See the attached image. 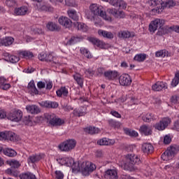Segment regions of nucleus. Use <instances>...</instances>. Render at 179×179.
I'll return each instance as SVG.
<instances>
[{
  "label": "nucleus",
  "mask_w": 179,
  "mask_h": 179,
  "mask_svg": "<svg viewBox=\"0 0 179 179\" xmlns=\"http://www.w3.org/2000/svg\"><path fill=\"white\" fill-rule=\"evenodd\" d=\"M139 162H141V159H139L138 155L135 154H128L120 162V164L124 170L134 171V170L136 169L135 166H136Z\"/></svg>",
  "instance_id": "nucleus-1"
},
{
  "label": "nucleus",
  "mask_w": 179,
  "mask_h": 179,
  "mask_svg": "<svg viewBox=\"0 0 179 179\" xmlns=\"http://www.w3.org/2000/svg\"><path fill=\"white\" fill-rule=\"evenodd\" d=\"M90 9L92 13L96 16H101L102 19L106 20V22H112L113 18L106 13V11L103 10V7L97 6V4H92L90 6Z\"/></svg>",
  "instance_id": "nucleus-2"
},
{
  "label": "nucleus",
  "mask_w": 179,
  "mask_h": 179,
  "mask_svg": "<svg viewBox=\"0 0 179 179\" xmlns=\"http://www.w3.org/2000/svg\"><path fill=\"white\" fill-rule=\"evenodd\" d=\"M76 169L83 171L84 174H89L96 170V165L90 162H84L78 163Z\"/></svg>",
  "instance_id": "nucleus-3"
},
{
  "label": "nucleus",
  "mask_w": 179,
  "mask_h": 179,
  "mask_svg": "<svg viewBox=\"0 0 179 179\" xmlns=\"http://www.w3.org/2000/svg\"><path fill=\"white\" fill-rule=\"evenodd\" d=\"M75 148H76V141L73 139L66 140L58 145V148L61 152H71Z\"/></svg>",
  "instance_id": "nucleus-4"
},
{
  "label": "nucleus",
  "mask_w": 179,
  "mask_h": 179,
  "mask_svg": "<svg viewBox=\"0 0 179 179\" xmlns=\"http://www.w3.org/2000/svg\"><path fill=\"white\" fill-rule=\"evenodd\" d=\"M47 122L52 127H61L65 124V121L59 117L55 116L54 113L46 115Z\"/></svg>",
  "instance_id": "nucleus-5"
},
{
  "label": "nucleus",
  "mask_w": 179,
  "mask_h": 179,
  "mask_svg": "<svg viewBox=\"0 0 179 179\" xmlns=\"http://www.w3.org/2000/svg\"><path fill=\"white\" fill-rule=\"evenodd\" d=\"M164 24V20L157 18L153 21H151V22L149 24L148 30L150 33H155L159 27H162Z\"/></svg>",
  "instance_id": "nucleus-6"
},
{
  "label": "nucleus",
  "mask_w": 179,
  "mask_h": 179,
  "mask_svg": "<svg viewBox=\"0 0 179 179\" xmlns=\"http://www.w3.org/2000/svg\"><path fill=\"white\" fill-rule=\"evenodd\" d=\"M169 124H171V119L169 117H164L159 122L155 124V128L158 131H164V129L167 128Z\"/></svg>",
  "instance_id": "nucleus-7"
},
{
  "label": "nucleus",
  "mask_w": 179,
  "mask_h": 179,
  "mask_svg": "<svg viewBox=\"0 0 179 179\" xmlns=\"http://www.w3.org/2000/svg\"><path fill=\"white\" fill-rule=\"evenodd\" d=\"M22 117L23 113H22V110H14L10 113L7 116L8 120L14 121L15 122H19Z\"/></svg>",
  "instance_id": "nucleus-8"
},
{
  "label": "nucleus",
  "mask_w": 179,
  "mask_h": 179,
  "mask_svg": "<svg viewBox=\"0 0 179 179\" xmlns=\"http://www.w3.org/2000/svg\"><path fill=\"white\" fill-rule=\"evenodd\" d=\"M119 83L121 86H131L132 79L128 73H123L119 77Z\"/></svg>",
  "instance_id": "nucleus-9"
},
{
  "label": "nucleus",
  "mask_w": 179,
  "mask_h": 179,
  "mask_svg": "<svg viewBox=\"0 0 179 179\" xmlns=\"http://www.w3.org/2000/svg\"><path fill=\"white\" fill-rule=\"evenodd\" d=\"M59 24L65 29H71L72 27V20L66 16H60L58 19Z\"/></svg>",
  "instance_id": "nucleus-10"
},
{
  "label": "nucleus",
  "mask_w": 179,
  "mask_h": 179,
  "mask_svg": "<svg viewBox=\"0 0 179 179\" xmlns=\"http://www.w3.org/2000/svg\"><path fill=\"white\" fill-rule=\"evenodd\" d=\"M4 141H10L11 142H15L17 141V136L12 131H4L3 132L2 138Z\"/></svg>",
  "instance_id": "nucleus-11"
},
{
  "label": "nucleus",
  "mask_w": 179,
  "mask_h": 179,
  "mask_svg": "<svg viewBox=\"0 0 179 179\" xmlns=\"http://www.w3.org/2000/svg\"><path fill=\"white\" fill-rule=\"evenodd\" d=\"M104 76L108 80H115L120 78V73L117 71H108L104 73Z\"/></svg>",
  "instance_id": "nucleus-12"
},
{
  "label": "nucleus",
  "mask_w": 179,
  "mask_h": 179,
  "mask_svg": "<svg viewBox=\"0 0 179 179\" xmlns=\"http://www.w3.org/2000/svg\"><path fill=\"white\" fill-rule=\"evenodd\" d=\"M27 89L29 90V93H30L31 96H37V94H41V92H39L38 90H37V87H36L34 80H31L29 83Z\"/></svg>",
  "instance_id": "nucleus-13"
},
{
  "label": "nucleus",
  "mask_w": 179,
  "mask_h": 179,
  "mask_svg": "<svg viewBox=\"0 0 179 179\" xmlns=\"http://www.w3.org/2000/svg\"><path fill=\"white\" fill-rule=\"evenodd\" d=\"M104 177L106 179H117L118 172L117 169H108L104 174Z\"/></svg>",
  "instance_id": "nucleus-14"
},
{
  "label": "nucleus",
  "mask_w": 179,
  "mask_h": 179,
  "mask_svg": "<svg viewBox=\"0 0 179 179\" xmlns=\"http://www.w3.org/2000/svg\"><path fill=\"white\" fill-rule=\"evenodd\" d=\"M115 143V140L107 138H103L97 141V144L100 146H111Z\"/></svg>",
  "instance_id": "nucleus-15"
},
{
  "label": "nucleus",
  "mask_w": 179,
  "mask_h": 179,
  "mask_svg": "<svg viewBox=\"0 0 179 179\" xmlns=\"http://www.w3.org/2000/svg\"><path fill=\"white\" fill-rule=\"evenodd\" d=\"M107 12L113 15L116 19H124V17H125V13H124V11H117L115 9L108 8Z\"/></svg>",
  "instance_id": "nucleus-16"
},
{
  "label": "nucleus",
  "mask_w": 179,
  "mask_h": 179,
  "mask_svg": "<svg viewBox=\"0 0 179 179\" xmlns=\"http://www.w3.org/2000/svg\"><path fill=\"white\" fill-rule=\"evenodd\" d=\"M154 92H160L162 89H167V83L163 81H158L152 86Z\"/></svg>",
  "instance_id": "nucleus-17"
},
{
  "label": "nucleus",
  "mask_w": 179,
  "mask_h": 179,
  "mask_svg": "<svg viewBox=\"0 0 179 179\" xmlns=\"http://www.w3.org/2000/svg\"><path fill=\"white\" fill-rule=\"evenodd\" d=\"M29 9L27 6H21L20 8H15L14 10V14L15 16H24L27 15Z\"/></svg>",
  "instance_id": "nucleus-18"
},
{
  "label": "nucleus",
  "mask_w": 179,
  "mask_h": 179,
  "mask_svg": "<svg viewBox=\"0 0 179 179\" xmlns=\"http://www.w3.org/2000/svg\"><path fill=\"white\" fill-rule=\"evenodd\" d=\"M139 131L141 134H143V135H145V136H149V135H151L152 132V127L146 124L142 125L140 127Z\"/></svg>",
  "instance_id": "nucleus-19"
},
{
  "label": "nucleus",
  "mask_w": 179,
  "mask_h": 179,
  "mask_svg": "<svg viewBox=\"0 0 179 179\" xmlns=\"http://www.w3.org/2000/svg\"><path fill=\"white\" fill-rule=\"evenodd\" d=\"M134 36L135 34L134 32H130L129 31H120L117 34L119 38H132Z\"/></svg>",
  "instance_id": "nucleus-20"
},
{
  "label": "nucleus",
  "mask_w": 179,
  "mask_h": 179,
  "mask_svg": "<svg viewBox=\"0 0 179 179\" xmlns=\"http://www.w3.org/2000/svg\"><path fill=\"white\" fill-rule=\"evenodd\" d=\"M141 150L143 152V153H146V155H150L153 150H155V148L150 143H143L142 145Z\"/></svg>",
  "instance_id": "nucleus-21"
},
{
  "label": "nucleus",
  "mask_w": 179,
  "mask_h": 179,
  "mask_svg": "<svg viewBox=\"0 0 179 179\" xmlns=\"http://www.w3.org/2000/svg\"><path fill=\"white\" fill-rule=\"evenodd\" d=\"M141 117L144 122H150L152 120H157V116L152 115V113L142 114Z\"/></svg>",
  "instance_id": "nucleus-22"
},
{
  "label": "nucleus",
  "mask_w": 179,
  "mask_h": 179,
  "mask_svg": "<svg viewBox=\"0 0 179 179\" xmlns=\"http://www.w3.org/2000/svg\"><path fill=\"white\" fill-rule=\"evenodd\" d=\"M73 78L74 80H76V82L78 86L83 87V82L85 80V78H83V75H81L80 73H76L73 76Z\"/></svg>",
  "instance_id": "nucleus-23"
},
{
  "label": "nucleus",
  "mask_w": 179,
  "mask_h": 179,
  "mask_svg": "<svg viewBox=\"0 0 179 179\" xmlns=\"http://www.w3.org/2000/svg\"><path fill=\"white\" fill-rule=\"evenodd\" d=\"M41 155L38 154H34L32 155H30L27 159V162L29 164L37 163L38 162H40L41 160Z\"/></svg>",
  "instance_id": "nucleus-24"
},
{
  "label": "nucleus",
  "mask_w": 179,
  "mask_h": 179,
  "mask_svg": "<svg viewBox=\"0 0 179 179\" xmlns=\"http://www.w3.org/2000/svg\"><path fill=\"white\" fill-rule=\"evenodd\" d=\"M26 110L30 114H38L40 108L36 105H28L26 106Z\"/></svg>",
  "instance_id": "nucleus-25"
},
{
  "label": "nucleus",
  "mask_w": 179,
  "mask_h": 179,
  "mask_svg": "<svg viewBox=\"0 0 179 179\" xmlns=\"http://www.w3.org/2000/svg\"><path fill=\"white\" fill-rule=\"evenodd\" d=\"M90 41L94 45H96L97 47H99V48L104 49L106 48V43L95 38H90Z\"/></svg>",
  "instance_id": "nucleus-26"
},
{
  "label": "nucleus",
  "mask_w": 179,
  "mask_h": 179,
  "mask_svg": "<svg viewBox=\"0 0 179 179\" xmlns=\"http://www.w3.org/2000/svg\"><path fill=\"white\" fill-rule=\"evenodd\" d=\"M13 41H15V39L13 37L8 36L1 39V44H2V45H5V47H8L9 45H12Z\"/></svg>",
  "instance_id": "nucleus-27"
},
{
  "label": "nucleus",
  "mask_w": 179,
  "mask_h": 179,
  "mask_svg": "<svg viewBox=\"0 0 179 179\" xmlns=\"http://www.w3.org/2000/svg\"><path fill=\"white\" fill-rule=\"evenodd\" d=\"M48 30L50 31H59L61 27L54 22H48L46 25Z\"/></svg>",
  "instance_id": "nucleus-28"
},
{
  "label": "nucleus",
  "mask_w": 179,
  "mask_h": 179,
  "mask_svg": "<svg viewBox=\"0 0 179 179\" xmlns=\"http://www.w3.org/2000/svg\"><path fill=\"white\" fill-rule=\"evenodd\" d=\"M56 93L58 97H67L69 92L66 87H62L56 92Z\"/></svg>",
  "instance_id": "nucleus-29"
},
{
  "label": "nucleus",
  "mask_w": 179,
  "mask_h": 179,
  "mask_svg": "<svg viewBox=\"0 0 179 179\" xmlns=\"http://www.w3.org/2000/svg\"><path fill=\"white\" fill-rule=\"evenodd\" d=\"M73 113L76 117H83V115H86V108L81 107L78 110H74Z\"/></svg>",
  "instance_id": "nucleus-30"
},
{
  "label": "nucleus",
  "mask_w": 179,
  "mask_h": 179,
  "mask_svg": "<svg viewBox=\"0 0 179 179\" xmlns=\"http://www.w3.org/2000/svg\"><path fill=\"white\" fill-rule=\"evenodd\" d=\"M113 6H118L120 9H127V3L124 0H114Z\"/></svg>",
  "instance_id": "nucleus-31"
},
{
  "label": "nucleus",
  "mask_w": 179,
  "mask_h": 179,
  "mask_svg": "<svg viewBox=\"0 0 179 179\" xmlns=\"http://www.w3.org/2000/svg\"><path fill=\"white\" fill-rule=\"evenodd\" d=\"M65 164L67 165L69 167H72L73 170H77L78 167H75V165L76 163H75V161L72 159V157H66L64 158Z\"/></svg>",
  "instance_id": "nucleus-32"
},
{
  "label": "nucleus",
  "mask_w": 179,
  "mask_h": 179,
  "mask_svg": "<svg viewBox=\"0 0 179 179\" xmlns=\"http://www.w3.org/2000/svg\"><path fill=\"white\" fill-rule=\"evenodd\" d=\"M80 52L82 55H84V57H85L88 59H92V58H93V55H92L90 51H89V50L86 48H80Z\"/></svg>",
  "instance_id": "nucleus-33"
},
{
  "label": "nucleus",
  "mask_w": 179,
  "mask_h": 179,
  "mask_svg": "<svg viewBox=\"0 0 179 179\" xmlns=\"http://www.w3.org/2000/svg\"><path fill=\"white\" fill-rule=\"evenodd\" d=\"M20 57H21V58H25V59H30V58H33L34 55L33 52L30 51L24 50L20 52Z\"/></svg>",
  "instance_id": "nucleus-34"
},
{
  "label": "nucleus",
  "mask_w": 179,
  "mask_h": 179,
  "mask_svg": "<svg viewBox=\"0 0 179 179\" xmlns=\"http://www.w3.org/2000/svg\"><path fill=\"white\" fill-rule=\"evenodd\" d=\"M148 5L150 8H159L162 5V0H149Z\"/></svg>",
  "instance_id": "nucleus-35"
},
{
  "label": "nucleus",
  "mask_w": 179,
  "mask_h": 179,
  "mask_svg": "<svg viewBox=\"0 0 179 179\" xmlns=\"http://www.w3.org/2000/svg\"><path fill=\"white\" fill-rule=\"evenodd\" d=\"M3 153L6 156H8V157H15L17 155V152L15 151V150L6 148L3 150Z\"/></svg>",
  "instance_id": "nucleus-36"
},
{
  "label": "nucleus",
  "mask_w": 179,
  "mask_h": 179,
  "mask_svg": "<svg viewBox=\"0 0 179 179\" xmlns=\"http://www.w3.org/2000/svg\"><path fill=\"white\" fill-rule=\"evenodd\" d=\"M174 156L169 152V150H166L162 155V159L164 162H169V160H172Z\"/></svg>",
  "instance_id": "nucleus-37"
},
{
  "label": "nucleus",
  "mask_w": 179,
  "mask_h": 179,
  "mask_svg": "<svg viewBox=\"0 0 179 179\" xmlns=\"http://www.w3.org/2000/svg\"><path fill=\"white\" fill-rule=\"evenodd\" d=\"M155 57L157 58H164L165 57H170V54H169V51L166 50H161L155 52Z\"/></svg>",
  "instance_id": "nucleus-38"
},
{
  "label": "nucleus",
  "mask_w": 179,
  "mask_h": 179,
  "mask_svg": "<svg viewBox=\"0 0 179 179\" xmlns=\"http://www.w3.org/2000/svg\"><path fill=\"white\" fill-rule=\"evenodd\" d=\"M20 179H36V176L30 172L23 173L19 176Z\"/></svg>",
  "instance_id": "nucleus-39"
},
{
  "label": "nucleus",
  "mask_w": 179,
  "mask_h": 179,
  "mask_svg": "<svg viewBox=\"0 0 179 179\" xmlns=\"http://www.w3.org/2000/svg\"><path fill=\"white\" fill-rule=\"evenodd\" d=\"M143 173L145 177H150L152 176V169L148 165H144L142 167Z\"/></svg>",
  "instance_id": "nucleus-40"
},
{
  "label": "nucleus",
  "mask_w": 179,
  "mask_h": 179,
  "mask_svg": "<svg viewBox=\"0 0 179 179\" xmlns=\"http://www.w3.org/2000/svg\"><path fill=\"white\" fill-rule=\"evenodd\" d=\"M85 131L87 134H90V135H93L94 134H99L100 132V129L99 128L89 127L85 129Z\"/></svg>",
  "instance_id": "nucleus-41"
},
{
  "label": "nucleus",
  "mask_w": 179,
  "mask_h": 179,
  "mask_svg": "<svg viewBox=\"0 0 179 179\" xmlns=\"http://www.w3.org/2000/svg\"><path fill=\"white\" fill-rule=\"evenodd\" d=\"M67 14L69 15V17H71V19H73V20H76V21L79 20V16H78V13H76V10H69L67 11Z\"/></svg>",
  "instance_id": "nucleus-42"
},
{
  "label": "nucleus",
  "mask_w": 179,
  "mask_h": 179,
  "mask_svg": "<svg viewBox=\"0 0 179 179\" xmlns=\"http://www.w3.org/2000/svg\"><path fill=\"white\" fill-rule=\"evenodd\" d=\"M7 163L13 169H19V167L21 166L20 162L16 159L7 161Z\"/></svg>",
  "instance_id": "nucleus-43"
},
{
  "label": "nucleus",
  "mask_w": 179,
  "mask_h": 179,
  "mask_svg": "<svg viewBox=\"0 0 179 179\" xmlns=\"http://www.w3.org/2000/svg\"><path fill=\"white\" fill-rule=\"evenodd\" d=\"M23 122L25 125H28V127L33 126V117H30V115L25 116L23 119Z\"/></svg>",
  "instance_id": "nucleus-44"
},
{
  "label": "nucleus",
  "mask_w": 179,
  "mask_h": 179,
  "mask_svg": "<svg viewBox=\"0 0 179 179\" xmlns=\"http://www.w3.org/2000/svg\"><path fill=\"white\" fill-rule=\"evenodd\" d=\"M134 61H137L138 62H143L146 59V55L145 54H138L136 55L134 58Z\"/></svg>",
  "instance_id": "nucleus-45"
},
{
  "label": "nucleus",
  "mask_w": 179,
  "mask_h": 179,
  "mask_svg": "<svg viewBox=\"0 0 179 179\" xmlns=\"http://www.w3.org/2000/svg\"><path fill=\"white\" fill-rule=\"evenodd\" d=\"M124 131L126 134V135H129V136H134L135 138H136V136H138V134L134 130H130L129 129H124Z\"/></svg>",
  "instance_id": "nucleus-46"
},
{
  "label": "nucleus",
  "mask_w": 179,
  "mask_h": 179,
  "mask_svg": "<svg viewBox=\"0 0 179 179\" xmlns=\"http://www.w3.org/2000/svg\"><path fill=\"white\" fill-rule=\"evenodd\" d=\"M45 107L48 108H57L59 104L56 101H46Z\"/></svg>",
  "instance_id": "nucleus-47"
},
{
  "label": "nucleus",
  "mask_w": 179,
  "mask_h": 179,
  "mask_svg": "<svg viewBox=\"0 0 179 179\" xmlns=\"http://www.w3.org/2000/svg\"><path fill=\"white\" fill-rule=\"evenodd\" d=\"M167 150L174 157L176 153H178L179 148L178 146H171L168 148Z\"/></svg>",
  "instance_id": "nucleus-48"
},
{
  "label": "nucleus",
  "mask_w": 179,
  "mask_h": 179,
  "mask_svg": "<svg viewBox=\"0 0 179 179\" xmlns=\"http://www.w3.org/2000/svg\"><path fill=\"white\" fill-rule=\"evenodd\" d=\"M178 83H179V73L177 72V73H176L175 77L172 80V82H171L172 87H176V86H177V85H178Z\"/></svg>",
  "instance_id": "nucleus-49"
},
{
  "label": "nucleus",
  "mask_w": 179,
  "mask_h": 179,
  "mask_svg": "<svg viewBox=\"0 0 179 179\" xmlns=\"http://www.w3.org/2000/svg\"><path fill=\"white\" fill-rule=\"evenodd\" d=\"M8 60L11 64H16V62H19L20 58L17 56L15 55H8Z\"/></svg>",
  "instance_id": "nucleus-50"
},
{
  "label": "nucleus",
  "mask_w": 179,
  "mask_h": 179,
  "mask_svg": "<svg viewBox=\"0 0 179 179\" xmlns=\"http://www.w3.org/2000/svg\"><path fill=\"white\" fill-rule=\"evenodd\" d=\"M32 1H35L36 2H38V3L36 4V6L39 10H45V6L41 3L42 0H32Z\"/></svg>",
  "instance_id": "nucleus-51"
},
{
  "label": "nucleus",
  "mask_w": 179,
  "mask_h": 179,
  "mask_svg": "<svg viewBox=\"0 0 179 179\" xmlns=\"http://www.w3.org/2000/svg\"><path fill=\"white\" fill-rule=\"evenodd\" d=\"M78 40H79V38L73 36L66 42V45H72V44H75L76 43H78Z\"/></svg>",
  "instance_id": "nucleus-52"
},
{
  "label": "nucleus",
  "mask_w": 179,
  "mask_h": 179,
  "mask_svg": "<svg viewBox=\"0 0 179 179\" xmlns=\"http://www.w3.org/2000/svg\"><path fill=\"white\" fill-rule=\"evenodd\" d=\"M76 26H77L78 30H82V31H86V24L77 22L76 24Z\"/></svg>",
  "instance_id": "nucleus-53"
},
{
  "label": "nucleus",
  "mask_w": 179,
  "mask_h": 179,
  "mask_svg": "<svg viewBox=\"0 0 179 179\" xmlns=\"http://www.w3.org/2000/svg\"><path fill=\"white\" fill-rule=\"evenodd\" d=\"M55 178L56 179H64V173L61 171H56L55 172Z\"/></svg>",
  "instance_id": "nucleus-54"
},
{
  "label": "nucleus",
  "mask_w": 179,
  "mask_h": 179,
  "mask_svg": "<svg viewBox=\"0 0 179 179\" xmlns=\"http://www.w3.org/2000/svg\"><path fill=\"white\" fill-rule=\"evenodd\" d=\"M6 5L9 8H13V6H16V1L15 0H6Z\"/></svg>",
  "instance_id": "nucleus-55"
},
{
  "label": "nucleus",
  "mask_w": 179,
  "mask_h": 179,
  "mask_svg": "<svg viewBox=\"0 0 179 179\" xmlns=\"http://www.w3.org/2000/svg\"><path fill=\"white\" fill-rule=\"evenodd\" d=\"M178 100L179 96L178 95H173L171 97V103H172L173 104H177V103H178Z\"/></svg>",
  "instance_id": "nucleus-56"
},
{
  "label": "nucleus",
  "mask_w": 179,
  "mask_h": 179,
  "mask_svg": "<svg viewBox=\"0 0 179 179\" xmlns=\"http://www.w3.org/2000/svg\"><path fill=\"white\" fill-rule=\"evenodd\" d=\"M10 84L5 83L0 87V89H2V90H8V89H10Z\"/></svg>",
  "instance_id": "nucleus-57"
},
{
  "label": "nucleus",
  "mask_w": 179,
  "mask_h": 179,
  "mask_svg": "<svg viewBox=\"0 0 179 179\" xmlns=\"http://www.w3.org/2000/svg\"><path fill=\"white\" fill-rule=\"evenodd\" d=\"M173 31H176V33H179V26L178 25H173L169 28Z\"/></svg>",
  "instance_id": "nucleus-58"
},
{
  "label": "nucleus",
  "mask_w": 179,
  "mask_h": 179,
  "mask_svg": "<svg viewBox=\"0 0 179 179\" xmlns=\"http://www.w3.org/2000/svg\"><path fill=\"white\" fill-rule=\"evenodd\" d=\"M170 142H171V138H170L169 136H165L164 138V143H165V145H169Z\"/></svg>",
  "instance_id": "nucleus-59"
},
{
  "label": "nucleus",
  "mask_w": 179,
  "mask_h": 179,
  "mask_svg": "<svg viewBox=\"0 0 179 179\" xmlns=\"http://www.w3.org/2000/svg\"><path fill=\"white\" fill-rule=\"evenodd\" d=\"M37 86H38V89L39 90L44 89V87H45V83H43V81H39L37 83Z\"/></svg>",
  "instance_id": "nucleus-60"
},
{
  "label": "nucleus",
  "mask_w": 179,
  "mask_h": 179,
  "mask_svg": "<svg viewBox=\"0 0 179 179\" xmlns=\"http://www.w3.org/2000/svg\"><path fill=\"white\" fill-rule=\"evenodd\" d=\"M105 38H114V34L110 31L106 32Z\"/></svg>",
  "instance_id": "nucleus-61"
},
{
  "label": "nucleus",
  "mask_w": 179,
  "mask_h": 179,
  "mask_svg": "<svg viewBox=\"0 0 179 179\" xmlns=\"http://www.w3.org/2000/svg\"><path fill=\"white\" fill-rule=\"evenodd\" d=\"M32 31L34 33V34H43V29H40L38 28L33 29Z\"/></svg>",
  "instance_id": "nucleus-62"
},
{
  "label": "nucleus",
  "mask_w": 179,
  "mask_h": 179,
  "mask_svg": "<svg viewBox=\"0 0 179 179\" xmlns=\"http://www.w3.org/2000/svg\"><path fill=\"white\" fill-rule=\"evenodd\" d=\"M110 114H112L113 117H116V118H121V114L115 110L110 111Z\"/></svg>",
  "instance_id": "nucleus-63"
},
{
  "label": "nucleus",
  "mask_w": 179,
  "mask_h": 179,
  "mask_svg": "<svg viewBox=\"0 0 179 179\" xmlns=\"http://www.w3.org/2000/svg\"><path fill=\"white\" fill-rule=\"evenodd\" d=\"M151 9L152 15H156V13H159V7L150 8Z\"/></svg>",
  "instance_id": "nucleus-64"
}]
</instances>
